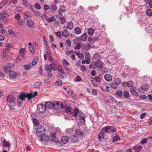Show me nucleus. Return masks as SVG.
<instances>
[{
    "label": "nucleus",
    "instance_id": "1",
    "mask_svg": "<svg viewBox=\"0 0 152 152\" xmlns=\"http://www.w3.org/2000/svg\"><path fill=\"white\" fill-rule=\"evenodd\" d=\"M37 95L36 91L30 93H21L17 99V102L18 106H20L22 104L23 101L25 100L26 97L27 98L28 100H30L34 98Z\"/></svg>",
    "mask_w": 152,
    "mask_h": 152
},
{
    "label": "nucleus",
    "instance_id": "2",
    "mask_svg": "<svg viewBox=\"0 0 152 152\" xmlns=\"http://www.w3.org/2000/svg\"><path fill=\"white\" fill-rule=\"evenodd\" d=\"M45 132V130L43 126H39L37 130V134L38 136L41 137L44 135Z\"/></svg>",
    "mask_w": 152,
    "mask_h": 152
},
{
    "label": "nucleus",
    "instance_id": "3",
    "mask_svg": "<svg viewBox=\"0 0 152 152\" xmlns=\"http://www.w3.org/2000/svg\"><path fill=\"white\" fill-rule=\"evenodd\" d=\"M8 19V15L4 11H3L0 14V19L2 22L7 20Z\"/></svg>",
    "mask_w": 152,
    "mask_h": 152
},
{
    "label": "nucleus",
    "instance_id": "4",
    "mask_svg": "<svg viewBox=\"0 0 152 152\" xmlns=\"http://www.w3.org/2000/svg\"><path fill=\"white\" fill-rule=\"evenodd\" d=\"M45 106L42 104H39L37 105V111L39 113H43L46 110Z\"/></svg>",
    "mask_w": 152,
    "mask_h": 152
},
{
    "label": "nucleus",
    "instance_id": "5",
    "mask_svg": "<svg viewBox=\"0 0 152 152\" xmlns=\"http://www.w3.org/2000/svg\"><path fill=\"white\" fill-rule=\"evenodd\" d=\"M14 101V96L12 94L9 95L7 97V103L11 104L13 103Z\"/></svg>",
    "mask_w": 152,
    "mask_h": 152
},
{
    "label": "nucleus",
    "instance_id": "6",
    "mask_svg": "<svg viewBox=\"0 0 152 152\" xmlns=\"http://www.w3.org/2000/svg\"><path fill=\"white\" fill-rule=\"evenodd\" d=\"M3 146L7 148L6 149H7V151H9L10 150V145L9 143L7 142L5 139H4L2 142Z\"/></svg>",
    "mask_w": 152,
    "mask_h": 152
},
{
    "label": "nucleus",
    "instance_id": "7",
    "mask_svg": "<svg viewBox=\"0 0 152 152\" xmlns=\"http://www.w3.org/2000/svg\"><path fill=\"white\" fill-rule=\"evenodd\" d=\"M45 108L51 109L54 107V104L51 102L48 101L46 102L45 104Z\"/></svg>",
    "mask_w": 152,
    "mask_h": 152
},
{
    "label": "nucleus",
    "instance_id": "8",
    "mask_svg": "<svg viewBox=\"0 0 152 152\" xmlns=\"http://www.w3.org/2000/svg\"><path fill=\"white\" fill-rule=\"evenodd\" d=\"M9 75L12 78H15L17 77L16 73L12 70H10L9 72Z\"/></svg>",
    "mask_w": 152,
    "mask_h": 152
},
{
    "label": "nucleus",
    "instance_id": "9",
    "mask_svg": "<svg viewBox=\"0 0 152 152\" xmlns=\"http://www.w3.org/2000/svg\"><path fill=\"white\" fill-rule=\"evenodd\" d=\"M104 77L105 80L108 82H110L112 80V77L108 74L105 75Z\"/></svg>",
    "mask_w": 152,
    "mask_h": 152
},
{
    "label": "nucleus",
    "instance_id": "10",
    "mask_svg": "<svg viewBox=\"0 0 152 152\" xmlns=\"http://www.w3.org/2000/svg\"><path fill=\"white\" fill-rule=\"evenodd\" d=\"M69 140V138L67 136H63L61 138V142L64 144L67 143L68 142Z\"/></svg>",
    "mask_w": 152,
    "mask_h": 152
},
{
    "label": "nucleus",
    "instance_id": "11",
    "mask_svg": "<svg viewBox=\"0 0 152 152\" xmlns=\"http://www.w3.org/2000/svg\"><path fill=\"white\" fill-rule=\"evenodd\" d=\"M27 23L28 27L31 29H32L34 28V24L32 20H28Z\"/></svg>",
    "mask_w": 152,
    "mask_h": 152
},
{
    "label": "nucleus",
    "instance_id": "12",
    "mask_svg": "<svg viewBox=\"0 0 152 152\" xmlns=\"http://www.w3.org/2000/svg\"><path fill=\"white\" fill-rule=\"evenodd\" d=\"M103 64L102 62L100 60L97 61L95 63V66L98 68H100L103 66Z\"/></svg>",
    "mask_w": 152,
    "mask_h": 152
},
{
    "label": "nucleus",
    "instance_id": "13",
    "mask_svg": "<svg viewBox=\"0 0 152 152\" xmlns=\"http://www.w3.org/2000/svg\"><path fill=\"white\" fill-rule=\"evenodd\" d=\"M75 134L78 135L83 136L84 135L83 131L79 129L75 130Z\"/></svg>",
    "mask_w": 152,
    "mask_h": 152
},
{
    "label": "nucleus",
    "instance_id": "14",
    "mask_svg": "<svg viewBox=\"0 0 152 152\" xmlns=\"http://www.w3.org/2000/svg\"><path fill=\"white\" fill-rule=\"evenodd\" d=\"M49 137L47 135H43L41 136L40 139L41 141H48L49 140Z\"/></svg>",
    "mask_w": 152,
    "mask_h": 152
},
{
    "label": "nucleus",
    "instance_id": "15",
    "mask_svg": "<svg viewBox=\"0 0 152 152\" xmlns=\"http://www.w3.org/2000/svg\"><path fill=\"white\" fill-rule=\"evenodd\" d=\"M70 34L69 31L66 29L63 30L62 32V35L64 37H67Z\"/></svg>",
    "mask_w": 152,
    "mask_h": 152
},
{
    "label": "nucleus",
    "instance_id": "16",
    "mask_svg": "<svg viewBox=\"0 0 152 152\" xmlns=\"http://www.w3.org/2000/svg\"><path fill=\"white\" fill-rule=\"evenodd\" d=\"M66 28H68L70 30L72 29L74 26L73 23L70 21L67 23L66 24Z\"/></svg>",
    "mask_w": 152,
    "mask_h": 152
},
{
    "label": "nucleus",
    "instance_id": "17",
    "mask_svg": "<svg viewBox=\"0 0 152 152\" xmlns=\"http://www.w3.org/2000/svg\"><path fill=\"white\" fill-rule=\"evenodd\" d=\"M142 148V146L138 145H136L133 148L135 150V152H138Z\"/></svg>",
    "mask_w": 152,
    "mask_h": 152
},
{
    "label": "nucleus",
    "instance_id": "18",
    "mask_svg": "<svg viewBox=\"0 0 152 152\" xmlns=\"http://www.w3.org/2000/svg\"><path fill=\"white\" fill-rule=\"evenodd\" d=\"M74 31L76 34H79L81 33V30L80 27L77 26L74 28Z\"/></svg>",
    "mask_w": 152,
    "mask_h": 152
},
{
    "label": "nucleus",
    "instance_id": "19",
    "mask_svg": "<svg viewBox=\"0 0 152 152\" xmlns=\"http://www.w3.org/2000/svg\"><path fill=\"white\" fill-rule=\"evenodd\" d=\"M149 88V85L147 84H143L141 86V88L144 91L148 90Z\"/></svg>",
    "mask_w": 152,
    "mask_h": 152
},
{
    "label": "nucleus",
    "instance_id": "20",
    "mask_svg": "<svg viewBox=\"0 0 152 152\" xmlns=\"http://www.w3.org/2000/svg\"><path fill=\"white\" fill-rule=\"evenodd\" d=\"M74 110L70 107H67L66 109V112L68 114H72Z\"/></svg>",
    "mask_w": 152,
    "mask_h": 152
},
{
    "label": "nucleus",
    "instance_id": "21",
    "mask_svg": "<svg viewBox=\"0 0 152 152\" xmlns=\"http://www.w3.org/2000/svg\"><path fill=\"white\" fill-rule=\"evenodd\" d=\"M50 136L52 139H50L52 141H54L55 142L56 141V137L57 136V135L56 134L55 132L53 133L50 134Z\"/></svg>",
    "mask_w": 152,
    "mask_h": 152
},
{
    "label": "nucleus",
    "instance_id": "22",
    "mask_svg": "<svg viewBox=\"0 0 152 152\" xmlns=\"http://www.w3.org/2000/svg\"><path fill=\"white\" fill-rule=\"evenodd\" d=\"M25 54L24 53L19 52V54L17 57V59L19 60H21L24 57Z\"/></svg>",
    "mask_w": 152,
    "mask_h": 152
},
{
    "label": "nucleus",
    "instance_id": "23",
    "mask_svg": "<svg viewBox=\"0 0 152 152\" xmlns=\"http://www.w3.org/2000/svg\"><path fill=\"white\" fill-rule=\"evenodd\" d=\"M104 132H101L98 134V137L99 139L101 140L102 138H104Z\"/></svg>",
    "mask_w": 152,
    "mask_h": 152
},
{
    "label": "nucleus",
    "instance_id": "24",
    "mask_svg": "<svg viewBox=\"0 0 152 152\" xmlns=\"http://www.w3.org/2000/svg\"><path fill=\"white\" fill-rule=\"evenodd\" d=\"M78 138L76 135H73L71 137V141L73 142H76L78 140Z\"/></svg>",
    "mask_w": 152,
    "mask_h": 152
},
{
    "label": "nucleus",
    "instance_id": "25",
    "mask_svg": "<svg viewBox=\"0 0 152 152\" xmlns=\"http://www.w3.org/2000/svg\"><path fill=\"white\" fill-rule=\"evenodd\" d=\"M94 32V29L92 28H90L88 30V33L90 36H92Z\"/></svg>",
    "mask_w": 152,
    "mask_h": 152
},
{
    "label": "nucleus",
    "instance_id": "26",
    "mask_svg": "<svg viewBox=\"0 0 152 152\" xmlns=\"http://www.w3.org/2000/svg\"><path fill=\"white\" fill-rule=\"evenodd\" d=\"M146 15L149 16H152V10L151 9H147L146 11Z\"/></svg>",
    "mask_w": 152,
    "mask_h": 152
},
{
    "label": "nucleus",
    "instance_id": "27",
    "mask_svg": "<svg viewBox=\"0 0 152 152\" xmlns=\"http://www.w3.org/2000/svg\"><path fill=\"white\" fill-rule=\"evenodd\" d=\"M87 37V35L86 33H84L82 36L81 37V40L84 41L86 40Z\"/></svg>",
    "mask_w": 152,
    "mask_h": 152
},
{
    "label": "nucleus",
    "instance_id": "28",
    "mask_svg": "<svg viewBox=\"0 0 152 152\" xmlns=\"http://www.w3.org/2000/svg\"><path fill=\"white\" fill-rule=\"evenodd\" d=\"M123 96L125 98H128L129 97V94L128 91H124V92Z\"/></svg>",
    "mask_w": 152,
    "mask_h": 152
},
{
    "label": "nucleus",
    "instance_id": "29",
    "mask_svg": "<svg viewBox=\"0 0 152 152\" xmlns=\"http://www.w3.org/2000/svg\"><path fill=\"white\" fill-rule=\"evenodd\" d=\"M80 39L78 38H77L73 41V43L74 45H77L78 44H80Z\"/></svg>",
    "mask_w": 152,
    "mask_h": 152
},
{
    "label": "nucleus",
    "instance_id": "30",
    "mask_svg": "<svg viewBox=\"0 0 152 152\" xmlns=\"http://www.w3.org/2000/svg\"><path fill=\"white\" fill-rule=\"evenodd\" d=\"M33 122L34 125L36 126H37L39 124L38 121L36 118H34L33 119Z\"/></svg>",
    "mask_w": 152,
    "mask_h": 152
},
{
    "label": "nucleus",
    "instance_id": "31",
    "mask_svg": "<svg viewBox=\"0 0 152 152\" xmlns=\"http://www.w3.org/2000/svg\"><path fill=\"white\" fill-rule=\"evenodd\" d=\"M109 129V126H106L102 129V130L104 131L103 132H109L110 131Z\"/></svg>",
    "mask_w": 152,
    "mask_h": 152
},
{
    "label": "nucleus",
    "instance_id": "32",
    "mask_svg": "<svg viewBox=\"0 0 152 152\" xmlns=\"http://www.w3.org/2000/svg\"><path fill=\"white\" fill-rule=\"evenodd\" d=\"M24 14L26 16L28 17H31L32 16V14L29 11H25Z\"/></svg>",
    "mask_w": 152,
    "mask_h": 152
},
{
    "label": "nucleus",
    "instance_id": "33",
    "mask_svg": "<svg viewBox=\"0 0 152 152\" xmlns=\"http://www.w3.org/2000/svg\"><path fill=\"white\" fill-rule=\"evenodd\" d=\"M121 80L119 78H116L115 80V83L116 85H119L121 83Z\"/></svg>",
    "mask_w": 152,
    "mask_h": 152
},
{
    "label": "nucleus",
    "instance_id": "34",
    "mask_svg": "<svg viewBox=\"0 0 152 152\" xmlns=\"http://www.w3.org/2000/svg\"><path fill=\"white\" fill-rule=\"evenodd\" d=\"M122 92L121 90L118 91L116 94V95L119 97L120 98H121L122 97Z\"/></svg>",
    "mask_w": 152,
    "mask_h": 152
},
{
    "label": "nucleus",
    "instance_id": "35",
    "mask_svg": "<svg viewBox=\"0 0 152 152\" xmlns=\"http://www.w3.org/2000/svg\"><path fill=\"white\" fill-rule=\"evenodd\" d=\"M116 128L113 126H109V129L110 132H114L116 131Z\"/></svg>",
    "mask_w": 152,
    "mask_h": 152
},
{
    "label": "nucleus",
    "instance_id": "36",
    "mask_svg": "<svg viewBox=\"0 0 152 152\" xmlns=\"http://www.w3.org/2000/svg\"><path fill=\"white\" fill-rule=\"evenodd\" d=\"M15 17L18 20V22H19L21 19L20 14L19 13H18L15 14Z\"/></svg>",
    "mask_w": 152,
    "mask_h": 152
},
{
    "label": "nucleus",
    "instance_id": "37",
    "mask_svg": "<svg viewBox=\"0 0 152 152\" xmlns=\"http://www.w3.org/2000/svg\"><path fill=\"white\" fill-rule=\"evenodd\" d=\"M75 54L80 59H83L84 57L83 54L80 53H76Z\"/></svg>",
    "mask_w": 152,
    "mask_h": 152
},
{
    "label": "nucleus",
    "instance_id": "38",
    "mask_svg": "<svg viewBox=\"0 0 152 152\" xmlns=\"http://www.w3.org/2000/svg\"><path fill=\"white\" fill-rule=\"evenodd\" d=\"M127 86L129 87H132L134 86V83L132 81H128L127 82Z\"/></svg>",
    "mask_w": 152,
    "mask_h": 152
},
{
    "label": "nucleus",
    "instance_id": "39",
    "mask_svg": "<svg viewBox=\"0 0 152 152\" xmlns=\"http://www.w3.org/2000/svg\"><path fill=\"white\" fill-rule=\"evenodd\" d=\"M131 94L134 96H138V93L135 91L134 90H131L130 91Z\"/></svg>",
    "mask_w": 152,
    "mask_h": 152
},
{
    "label": "nucleus",
    "instance_id": "40",
    "mask_svg": "<svg viewBox=\"0 0 152 152\" xmlns=\"http://www.w3.org/2000/svg\"><path fill=\"white\" fill-rule=\"evenodd\" d=\"M8 2V0H3L2 2L0 3L1 4L3 7Z\"/></svg>",
    "mask_w": 152,
    "mask_h": 152
},
{
    "label": "nucleus",
    "instance_id": "41",
    "mask_svg": "<svg viewBox=\"0 0 152 152\" xmlns=\"http://www.w3.org/2000/svg\"><path fill=\"white\" fill-rule=\"evenodd\" d=\"M120 137L118 135H116L114 136L113 139V141L115 142L117 140H120Z\"/></svg>",
    "mask_w": 152,
    "mask_h": 152
},
{
    "label": "nucleus",
    "instance_id": "42",
    "mask_svg": "<svg viewBox=\"0 0 152 152\" xmlns=\"http://www.w3.org/2000/svg\"><path fill=\"white\" fill-rule=\"evenodd\" d=\"M23 67L27 70H29L31 68V66L29 64L24 65L23 66Z\"/></svg>",
    "mask_w": 152,
    "mask_h": 152
},
{
    "label": "nucleus",
    "instance_id": "43",
    "mask_svg": "<svg viewBox=\"0 0 152 152\" xmlns=\"http://www.w3.org/2000/svg\"><path fill=\"white\" fill-rule=\"evenodd\" d=\"M65 7L64 5H61L60 7V12H63L65 10Z\"/></svg>",
    "mask_w": 152,
    "mask_h": 152
},
{
    "label": "nucleus",
    "instance_id": "44",
    "mask_svg": "<svg viewBox=\"0 0 152 152\" xmlns=\"http://www.w3.org/2000/svg\"><path fill=\"white\" fill-rule=\"evenodd\" d=\"M7 67H8V69H10L11 67H14L15 64L11 63H8L6 64Z\"/></svg>",
    "mask_w": 152,
    "mask_h": 152
},
{
    "label": "nucleus",
    "instance_id": "45",
    "mask_svg": "<svg viewBox=\"0 0 152 152\" xmlns=\"http://www.w3.org/2000/svg\"><path fill=\"white\" fill-rule=\"evenodd\" d=\"M50 65H46L45 66V69L47 72L50 70Z\"/></svg>",
    "mask_w": 152,
    "mask_h": 152
},
{
    "label": "nucleus",
    "instance_id": "46",
    "mask_svg": "<svg viewBox=\"0 0 152 152\" xmlns=\"http://www.w3.org/2000/svg\"><path fill=\"white\" fill-rule=\"evenodd\" d=\"M78 111V110L76 109H75L74 110V111H73V112H74L73 114V116L75 117L77 116Z\"/></svg>",
    "mask_w": 152,
    "mask_h": 152
},
{
    "label": "nucleus",
    "instance_id": "47",
    "mask_svg": "<svg viewBox=\"0 0 152 152\" xmlns=\"http://www.w3.org/2000/svg\"><path fill=\"white\" fill-rule=\"evenodd\" d=\"M101 68V70L102 71V72H104L105 73H107L108 72V69L106 67H103Z\"/></svg>",
    "mask_w": 152,
    "mask_h": 152
},
{
    "label": "nucleus",
    "instance_id": "48",
    "mask_svg": "<svg viewBox=\"0 0 152 152\" xmlns=\"http://www.w3.org/2000/svg\"><path fill=\"white\" fill-rule=\"evenodd\" d=\"M110 86L111 87L114 89H116L117 88V86L116 85L115 83H111L110 85Z\"/></svg>",
    "mask_w": 152,
    "mask_h": 152
},
{
    "label": "nucleus",
    "instance_id": "49",
    "mask_svg": "<svg viewBox=\"0 0 152 152\" xmlns=\"http://www.w3.org/2000/svg\"><path fill=\"white\" fill-rule=\"evenodd\" d=\"M35 8L38 10H40L41 9L40 5L38 3L34 5Z\"/></svg>",
    "mask_w": 152,
    "mask_h": 152
},
{
    "label": "nucleus",
    "instance_id": "50",
    "mask_svg": "<svg viewBox=\"0 0 152 152\" xmlns=\"http://www.w3.org/2000/svg\"><path fill=\"white\" fill-rule=\"evenodd\" d=\"M29 49L30 50L31 52L32 53H34V46L31 45V46H29Z\"/></svg>",
    "mask_w": 152,
    "mask_h": 152
},
{
    "label": "nucleus",
    "instance_id": "51",
    "mask_svg": "<svg viewBox=\"0 0 152 152\" xmlns=\"http://www.w3.org/2000/svg\"><path fill=\"white\" fill-rule=\"evenodd\" d=\"M68 92V94L70 96L73 97V94L72 91L71 90H68L67 91Z\"/></svg>",
    "mask_w": 152,
    "mask_h": 152
},
{
    "label": "nucleus",
    "instance_id": "52",
    "mask_svg": "<svg viewBox=\"0 0 152 152\" xmlns=\"http://www.w3.org/2000/svg\"><path fill=\"white\" fill-rule=\"evenodd\" d=\"M41 85V83L39 81L36 82L34 84V86L36 87H38L40 86Z\"/></svg>",
    "mask_w": 152,
    "mask_h": 152
},
{
    "label": "nucleus",
    "instance_id": "53",
    "mask_svg": "<svg viewBox=\"0 0 152 152\" xmlns=\"http://www.w3.org/2000/svg\"><path fill=\"white\" fill-rule=\"evenodd\" d=\"M80 47H81L82 49H85L86 48V45L84 43H82L81 44H80Z\"/></svg>",
    "mask_w": 152,
    "mask_h": 152
},
{
    "label": "nucleus",
    "instance_id": "54",
    "mask_svg": "<svg viewBox=\"0 0 152 152\" xmlns=\"http://www.w3.org/2000/svg\"><path fill=\"white\" fill-rule=\"evenodd\" d=\"M147 139L146 138H144L143 139L141 142V143L142 144H145L147 142Z\"/></svg>",
    "mask_w": 152,
    "mask_h": 152
},
{
    "label": "nucleus",
    "instance_id": "55",
    "mask_svg": "<svg viewBox=\"0 0 152 152\" xmlns=\"http://www.w3.org/2000/svg\"><path fill=\"white\" fill-rule=\"evenodd\" d=\"M51 9L53 11H56L57 10V7L56 5H53L51 7Z\"/></svg>",
    "mask_w": 152,
    "mask_h": 152
},
{
    "label": "nucleus",
    "instance_id": "56",
    "mask_svg": "<svg viewBox=\"0 0 152 152\" xmlns=\"http://www.w3.org/2000/svg\"><path fill=\"white\" fill-rule=\"evenodd\" d=\"M60 20V23L61 24H63L65 22L66 20L64 17H63L59 19Z\"/></svg>",
    "mask_w": 152,
    "mask_h": 152
},
{
    "label": "nucleus",
    "instance_id": "57",
    "mask_svg": "<svg viewBox=\"0 0 152 152\" xmlns=\"http://www.w3.org/2000/svg\"><path fill=\"white\" fill-rule=\"evenodd\" d=\"M81 70L83 72L86 71V69L84 65H83L81 66Z\"/></svg>",
    "mask_w": 152,
    "mask_h": 152
},
{
    "label": "nucleus",
    "instance_id": "58",
    "mask_svg": "<svg viewBox=\"0 0 152 152\" xmlns=\"http://www.w3.org/2000/svg\"><path fill=\"white\" fill-rule=\"evenodd\" d=\"M53 63L50 64V68L54 70H56L57 69L56 68V67H54V66H55L54 65Z\"/></svg>",
    "mask_w": 152,
    "mask_h": 152
},
{
    "label": "nucleus",
    "instance_id": "59",
    "mask_svg": "<svg viewBox=\"0 0 152 152\" xmlns=\"http://www.w3.org/2000/svg\"><path fill=\"white\" fill-rule=\"evenodd\" d=\"M95 81L97 82H99L101 81L100 78L98 76H96L95 77Z\"/></svg>",
    "mask_w": 152,
    "mask_h": 152
},
{
    "label": "nucleus",
    "instance_id": "60",
    "mask_svg": "<svg viewBox=\"0 0 152 152\" xmlns=\"http://www.w3.org/2000/svg\"><path fill=\"white\" fill-rule=\"evenodd\" d=\"M62 61H63L64 63L66 64V65L68 66L69 65V63L65 58L63 59Z\"/></svg>",
    "mask_w": 152,
    "mask_h": 152
},
{
    "label": "nucleus",
    "instance_id": "61",
    "mask_svg": "<svg viewBox=\"0 0 152 152\" xmlns=\"http://www.w3.org/2000/svg\"><path fill=\"white\" fill-rule=\"evenodd\" d=\"M91 93L94 95H96L97 94V91L95 89H94L92 90Z\"/></svg>",
    "mask_w": 152,
    "mask_h": 152
},
{
    "label": "nucleus",
    "instance_id": "62",
    "mask_svg": "<svg viewBox=\"0 0 152 152\" xmlns=\"http://www.w3.org/2000/svg\"><path fill=\"white\" fill-rule=\"evenodd\" d=\"M55 35L58 37H60L61 35V33L60 31H58L55 33Z\"/></svg>",
    "mask_w": 152,
    "mask_h": 152
},
{
    "label": "nucleus",
    "instance_id": "63",
    "mask_svg": "<svg viewBox=\"0 0 152 152\" xmlns=\"http://www.w3.org/2000/svg\"><path fill=\"white\" fill-rule=\"evenodd\" d=\"M9 34L10 35H13L14 34V33L13 31L11 29H10L8 30Z\"/></svg>",
    "mask_w": 152,
    "mask_h": 152
},
{
    "label": "nucleus",
    "instance_id": "64",
    "mask_svg": "<svg viewBox=\"0 0 152 152\" xmlns=\"http://www.w3.org/2000/svg\"><path fill=\"white\" fill-rule=\"evenodd\" d=\"M94 57L96 59H99L100 58V55L97 53L95 54L94 55Z\"/></svg>",
    "mask_w": 152,
    "mask_h": 152
}]
</instances>
